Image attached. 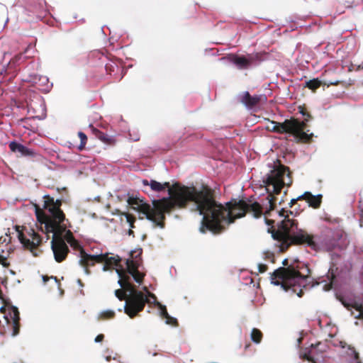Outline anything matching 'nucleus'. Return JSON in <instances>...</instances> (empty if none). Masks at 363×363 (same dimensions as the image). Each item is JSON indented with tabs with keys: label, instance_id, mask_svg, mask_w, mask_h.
Masks as SVG:
<instances>
[{
	"label": "nucleus",
	"instance_id": "412c9836",
	"mask_svg": "<svg viewBox=\"0 0 363 363\" xmlns=\"http://www.w3.org/2000/svg\"><path fill=\"white\" fill-rule=\"evenodd\" d=\"M263 335L262 333L257 328H253L251 332L252 340L258 344L262 341Z\"/></svg>",
	"mask_w": 363,
	"mask_h": 363
},
{
	"label": "nucleus",
	"instance_id": "b1692460",
	"mask_svg": "<svg viewBox=\"0 0 363 363\" xmlns=\"http://www.w3.org/2000/svg\"><path fill=\"white\" fill-rule=\"evenodd\" d=\"M299 113L304 116V121L303 122L305 123V128H306V122L309 121L311 118V115L307 111L306 108L304 107L299 106Z\"/></svg>",
	"mask_w": 363,
	"mask_h": 363
},
{
	"label": "nucleus",
	"instance_id": "9b49d317",
	"mask_svg": "<svg viewBox=\"0 0 363 363\" xmlns=\"http://www.w3.org/2000/svg\"><path fill=\"white\" fill-rule=\"evenodd\" d=\"M51 248L54 254L55 259L57 262L64 261L69 252V247L63 239H57L52 238L51 241Z\"/></svg>",
	"mask_w": 363,
	"mask_h": 363
},
{
	"label": "nucleus",
	"instance_id": "f8f14e48",
	"mask_svg": "<svg viewBox=\"0 0 363 363\" xmlns=\"http://www.w3.org/2000/svg\"><path fill=\"white\" fill-rule=\"evenodd\" d=\"M104 260L103 255H91L87 254L84 250H82L79 262L84 268L86 274H89L90 273L89 267L94 266L96 263H103Z\"/></svg>",
	"mask_w": 363,
	"mask_h": 363
},
{
	"label": "nucleus",
	"instance_id": "72a5a7b5",
	"mask_svg": "<svg viewBox=\"0 0 363 363\" xmlns=\"http://www.w3.org/2000/svg\"><path fill=\"white\" fill-rule=\"evenodd\" d=\"M268 269L267 265L264 264H258V270L259 273H264Z\"/></svg>",
	"mask_w": 363,
	"mask_h": 363
},
{
	"label": "nucleus",
	"instance_id": "a211bd4d",
	"mask_svg": "<svg viewBox=\"0 0 363 363\" xmlns=\"http://www.w3.org/2000/svg\"><path fill=\"white\" fill-rule=\"evenodd\" d=\"M90 128L92 131V133L95 135V137L97 138L104 143L109 145H113L115 144L116 140L113 137L101 132V130L96 128L93 125H90Z\"/></svg>",
	"mask_w": 363,
	"mask_h": 363
},
{
	"label": "nucleus",
	"instance_id": "f03ea898",
	"mask_svg": "<svg viewBox=\"0 0 363 363\" xmlns=\"http://www.w3.org/2000/svg\"><path fill=\"white\" fill-rule=\"evenodd\" d=\"M277 213L278 216L282 218L277 223V228L274 225V220L268 218L272 215H267V211L264 213V219L266 224L271 226L268 232L272 234L274 240L281 242L280 249L282 252L286 251L292 245H307L313 250L317 249L318 245L314 241V236L302 229H298V222L289 218L293 211L282 208Z\"/></svg>",
	"mask_w": 363,
	"mask_h": 363
},
{
	"label": "nucleus",
	"instance_id": "c756f323",
	"mask_svg": "<svg viewBox=\"0 0 363 363\" xmlns=\"http://www.w3.org/2000/svg\"><path fill=\"white\" fill-rule=\"evenodd\" d=\"M157 305H159L160 308L161 316L165 319L169 315L166 306L161 305L160 303H157Z\"/></svg>",
	"mask_w": 363,
	"mask_h": 363
},
{
	"label": "nucleus",
	"instance_id": "f257e3e1",
	"mask_svg": "<svg viewBox=\"0 0 363 363\" xmlns=\"http://www.w3.org/2000/svg\"><path fill=\"white\" fill-rule=\"evenodd\" d=\"M145 186H150L151 189L156 192H161L166 188L174 189L178 185L180 189L187 188L190 194L184 199L182 206H175V208H185L189 203H193L192 210L197 211L203 216L200 232L205 233L210 230L214 234L222 233L225 230L223 224H230L237 218L244 217L246 213H252L255 218H260L262 214V207L258 202L250 203L245 200L232 199L226 203L224 206L218 203L214 197V191L208 186H203L200 189L194 186H181L175 183L170 186L169 182L160 183L155 180L148 181L143 179L142 182Z\"/></svg>",
	"mask_w": 363,
	"mask_h": 363
},
{
	"label": "nucleus",
	"instance_id": "79ce46f5",
	"mask_svg": "<svg viewBox=\"0 0 363 363\" xmlns=\"http://www.w3.org/2000/svg\"><path fill=\"white\" fill-rule=\"evenodd\" d=\"M302 340H303V338H302V337H299V338H298L297 341H298V345L301 343Z\"/></svg>",
	"mask_w": 363,
	"mask_h": 363
},
{
	"label": "nucleus",
	"instance_id": "4be33fe9",
	"mask_svg": "<svg viewBox=\"0 0 363 363\" xmlns=\"http://www.w3.org/2000/svg\"><path fill=\"white\" fill-rule=\"evenodd\" d=\"M78 136L80 139V144L78 146V150L82 151L85 148V145L87 142V137L85 133L81 131L78 133Z\"/></svg>",
	"mask_w": 363,
	"mask_h": 363
},
{
	"label": "nucleus",
	"instance_id": "5701e85b",
	"mask_svg": "<svg viewBox=\"0 0 363 363\" xmlns=\"http://www.w3.org/2000/svg\"><path fill=\"white\" fill-rule=\"evenodd\" d=\"M115 317V312L113 311L108 310L101 313L99 315V319L101 320H107L111 319Z\"/></svg>",
	"mask_w": 363,
	"mask_h": 363
},
{
	"label": "nucleus",
	"instance_id": "423d86ee",
	"mask_svg": "<svg viewBox=\"0 0 363 363\" xmlns=\"http://www.w3.org/2000/svg\"><path fill=\"white\" fill-rule=\"evenodd\" d=\"M277 162L279 164L274 167V169L263 181L268 193L267 199L269 207L267 211V215H270V211H274L276 207L277 198L274 195L279 194L285 185L290 186L292 183L289 168L281 164L279 160H277Z\"/></svg>",
	"mask_w": 363,
	"mask_h": 363
},
{
	"label": "nucleus",
	"instance_id": "e433bc0d",
	"mask_svg": "<svg viewBox=\"0 0 363 363\" xmlns=\"http://www.w3.org/2000/svg\"><path fill=\"white\" fill-rule=\"evenodd\" d=\"M300 200H303V199H299V196L296 199H292L289 203V207L292 208Z\"/></svg>",
	"mask_w": 363,
	"mask_h": 363
},
{
	"label": "nucleus",
	"instance_id": "a19ab883",
	"mask_svg": "<svg viewBox=\"0 0 363 363\" xmlns=\"http://www.w3.org/2000/svg\"><path fill=\"white\" fill-rule=\"evenodd\" d=\"M148 295L149 296H150L151 298H152L154 300H156V296L155 294L150 293V292H148Z\"/></svg>",
	"mask_w": 363,
	"mask_h": 363
},
{
	"label": "nucleus",
	"instance_id": "37998d69",
	"mask_svg": "<svg viewBox=\"0 0 363 363\" xmlns=\"http://www.w3.org/2000/svg\"><path fill=\"white\" fill-rule=\"evenodd\" d=\"M283 264L284 265H287L288 264V260L287 259H284V262H283Z\"/></svg>",
	"mask_w": 363,
	"mask_h": 363
},
{
	"label": "nucleus",
	"instance_id": "9d476101",
	"mask_svg": "<svg viewBox=\"0 0 363 363\" xmlns=\"http://www.w3.org/2000/svg\"><path fill=\"white\" fill-rule=\"evenodd\" d=\"M142 252L141 248L130 251V257L125 262L127 272L125 271L128 276L131 275L134 280L140 284L143 283L145 277V274L138 270L141 262Z\"/></svg>",
	"mask_w": 363,
	"mask_h": 363
},
{
	"label": "nucleus",
	"instance_id": "20e7f679",
	"mask_svg": "<svg viewBox=\"0 0 363 363\" xmlns=\"http://www.w3.org/2000/svg\"><path fill=\"white\" fill-rule=\"evenodd\" d=\"M43 199V208L49 215L46 214L38 205L35 206L37 220L40 224V230L47 235L53 233L52 238H55L56 240L62 239V235L67 230V226L63 223L66 218L65 214L61 209L62 200H55L50 195H45ZM67 221L68 222V220Z\"/></svg>",
	"mask_w": 363,
	"mask_h": 363
},
{
	"label": "nucleus",
	"instance_id": "6ab92c4d",
	"mask_svg": "<svg viewBox=\"0 0 363 363\" xmlns=\"http://www.w3.org/2000/svg\"><path fill=\"white\" fill-rule=\"evenodd\" d=\"M13 323H12V328H13V332L12 335L16 336L19 333L20 330V315L18 309L16 308H13Z\"/></svg>",
	"mask_w": 363,
	"mask_h": 363
},
{
	"label": "nucleus",
	"instance_id": "f3484780",
	"mask_svg": "<svg viewBox=\"0 0 363 363\" xmlns=\"http://www.w3.org/2000/svg\"><path fill=\"white\" fill-rule=\"evenodd\" d=\"M299 199L306 200L308 203L309 206H311L314 208H319L322 202V195L319 194L314 196L308 191H306L303 194L299 196Z\"/></svg>",
	"mask_w": 363,
	"mask_h": 363
},
{
	"label": "nucleus",
	"instance_id": "4468645a",
	"mask_svg": "<svg viewBox=\"0 0 363 363\" xmlns=\"http://www.w3.org/2000/svg\"><path fill=\"white\" fill-rule=\"evenodd\" d=\"M238 99L247 108H252L257 106L262 101H266L267 97L264 95L251 96L248 91H244L239 95Z\"/></svg>",
	"mask_w": 363,
	"mask_h": 363
},
{
	"label": "nucleus",
	"instance_id": "ddd939ff",
	"mask_svg": "<svg viewBox=\"0 0 363 363\" xmlns=\"http://www.w3.org/2000/svg\"><path fill=\"white\" fill-rule=\"evenodd\" d=\"M258 60V53L255 55H248L247 56L233 55L230 57L231 62L240 69L249 68L254 63V62Z\"/></svg>",
	"mask_w": 363,
	"mask_h": 363
},
{
	"label": "nucleus",
	"instance_id": "c03bdc74",
	"mask_svg": "<svg viewBox=\"0 0 363 363\" xmlns=\"http://www.w3.org/2000/svg\"><path fill=\"white\" fill-rule=\"evenodd\" d=\"M331 278H332V279H334L335 278V277L333 272L331 273Z\"/></svg>",
	"mask_w": 363,
	"mask_h": 363
},
{
	"label": "nucleus",
	"instance_id": "cd10ccee",
	"mask_svg": "<svg viewBox=\"0 0 363 363\" xmlns=\"http://www.w3.org/2000/svg\"><path fill=\"white\" fill-rule=\"evenodd\" d=\"M166 323L174 326L178 325L177 320L175 318L170 316L169 315L165 318Z\"/></svg>",
	"mask_w": 363,
	"mask_h": 363
},
{
	"label": "nucleus",
	"instance_id": "ea45409f",
	"mask_svg": "<svg viewBox=\"0 0 363 363\" xmlns=\"http://www.w3.org/2000/svg\"><path fill=\"white\" fill-rule=\"evenodd\" d=\"M128 234L129 235H133V237L135 236V235H134V232H133V230H132V228H130V229H129V230H128Z\"/></svg>",
	"mask_w": 363,
	"mask_h": 363
},
{
	"label": "nucleus",
	"instance_id": "a878e982",
	"mask_svg": "<svg viewBox=\"0 0 363 363\" xmlns=\"http://www.w3.org/2000/svg\"><path fill=\"white\" fill-rule=\"evenodd\" d=\"M124 216H125L126 221H127V223H129V225H130V228H135L134 223H135V217L134 216L128 213H125Z\"/></svg>",
	"mask_w": 363,
	"mask_h": 363
},
{
	"label": "nucleus",
	"instance_id": "2eb2a0df",
	"mask_svg": "<svg viewBox=\"0 0 363 363\" xmlns=\"http://www.w3.org/2000/svg\"><path fill=\"white\" fill-rule=\"evenodd\" d=\"M9 147L13 152L18 153V156L20 157H33L35 155V152L32 150L16 141L11 142Z\"/></svg>",
	"mask_w": 363,
	"mask_h": 363
},
{
	"label": "nucleus",
	"instance_id": "4c0bfd02",
	"mask_svg": "<svg viewBox=\"0 0 363 363\" xmlns=\"http://www.w3.org/2000/svg\"><path fill=\"white\" fill-rule=\"evenodd\" d=\"M104 335L103 334L98 335L95 338L96 342H101L104 340Z\"/></svg>",
	"mask_w": 363,
	"mask_h": 363
},
{
	"label": "nucleus",
	"instance_id": "1a4fd4ad",
	"mask_svg": "<svg viewBox=\"0 0 363 363\" xmlns=\"http://www.w3.org/2000/svg\"><path fill=\"white\" fill-rule=\"evenodd\" d=\"M19 226H16L18 232V238L23 247L28 250L34 257L39 256L42 251L38 249V247L42 243V238L34 229L30 228L26 230V233L19 230Z\"/></svg>",
	"mask_w": 363,
	"mask_h": 363
},
{
	"label": "nucleus",
	"instance_id": "393cba45",
	"mask_svg": "<svg viewBox=\"0 0 363 363\" xmlns=\"http://www.w3.org/2000/svg\"><path fill=\"white\" fill-rule=\"evenodd\" d=\"M352 308L359 312V314L355 316V318L363 320V306L355 303L352 305Z\"/></svg>",
	"mask_w": 363,
	"mask_h": 363
},
{
	"label": "nucleus",
	"instance_id": "f704fd0d",
	"mask_svg": "<svg viewBox=\"0 0 363 363\" xmlns=\"http://www.w3.org/2000/svg\"><path fill=\"white\" fill-rule=\"evenodd\" d=\"M0 264L4 267H8L9 263L7 262V259L4 256L0 255Z\"/></svg>",
	"mask_w": 363,
	"mask_h": 363
},
{
	"label": "nucleus",
	"instance_id": "dca6fc26",
	"mask_svg": "<svg viewBox=\"0 0 363 363\" xmlns=\"http://www.w3.org/2000/svg\"><path fill=\"white\" fill-rule=\"evenodd\" d=\"M100 255H103L104 257V267L103 270L107 271L112 268L113 267H116V269H123V267L121 265V259L119 256L116 257H109L108 253L106 254H100Z\"/></svg>",
	"mask_w": 363,
	"mask_h": 363
},
{
	"label": "nucleus",
	"instance_id": "473e14b6",
	"mask_svg": "<svg viewBox=\"0 0 363 363\" xmlns=\"http://www.w3.org/2000/svg\"><path fill=\"white\" fill-rule=\"evenodd\" d=\"M300 358L303 360H308L311 362L313 361V359L307 353H301Z\"/></svg>",
	"mask_w": 363,
	"mask_h": 363
},
{
	"label": "nucleus",
	"instance_id": "c85d7f7f",
	"mask_svg": "<svg viewBox=\"0 0 363 363\" xmlns=\"http://www.w3.org/2000/svg\"><path fill=\"white\" fill-rule=\"evenodd\" d=\"M74 239V237L72 233L69 230H67L65 235V240L68 243H69L71 242H73Z\"/></svg>",
	"mask_w": 363,
	"mask_h": 363
},
{
	"label": "nucleus",
	"instance_id": "7ed1b4c3",
	"mask_svg": "<svg viewBox=\"0 0 363 363\" xmlns=\"http://www.w3.org/2000/svg\"><path fill=\"white\" fill-rule=\"evenodd\" d=\"M169 196L167 198L154 200L152 207L143 200L133 196L128 198V203L133 209L144 215L147 219L152 221L156 226L163 228L164 227L165 213H170L177 205L182 206L184 197L191 194L189 189H180L178 185H176L174 189H169Z\"/></svg>",
	"mask_w": 363,
	"mask_h": 363
},
{
	"label": "nucleus",
	"instance_id": "bb28decb",
	"mask_svg": "<svg viewBox=\"0 0 363 363\" xmlns=\"http://www.w3.org/2000/svg\"><path fill=\"white\" fill-rule=\"evenodd\" d=\"M71 247H72L74 250H79V254L81 255V250H84L83 247L80 245L79 242L74 238L73 242L69 243Z\"/></svg>",
	"mask_w": 363,
	"mask_h": 363
},
{
	"label": "nucleus",
	"instance_id": "6e6552de",
	"mask_svg": "<svg viewBox=\"0 0 363 363\" xmlns=\"http://www.w3.org/2000/svg\"><path fill=\"white\" fill-rule=\"evenodd\" d=\"M270 124L267 126L268 130L280 134L289 133L303 143L310 142L313 136V134L308 135L304 131L305 123L296 118L286 119L283 123L271 121Z\"/></svg>",
	"mask_w": 363,
	"mask_h": 363
},
{
	"label": "nucleus",
	"instance_id": "0eeeda50",
	"mask_svg": "<svg viewBox=\"0 0 363 363\" xmlns=\"http://www.w3.org/2000/svg\"><path fill=\"white\" fill-rule=\"evenodd\" d=\"M307 279V276L301 274L298 270L292 266L279 267L271 275V280L273 284L277 286L281 285L285 290L291 289L299 297L303 296V291L302 289H299L297 291V288H306Z\"/></svg>",
	"mask_w": 363,
	"mask_h": 363
},
{
	"label": "nucleus",
	"instance_id": "49530a36",
	"mask_svg": "<svg viewBox=\"0 0 363 363\" xmlns=\"http://www.w3.org/2000/svg\"><path fill=\"white\" fill-rule=\"evenodd\" d=\"M312 363H316L314 360L312 362Z\"/></svg>",
	"mask_w": 363,
	"mask_h": 363
},
{
	"label": "nucleus",
	"instance_id": "7c9ffc66",
	"mask_svg": "<svg viewBox=\"0 0 363 363\" xmlns=\"http://www.w3.org/2000/svg\"><path fill=\"white\" fill-rule=\"evenodd\" d=\"M23 55L22 53H19L16 55H15L9 62V65H14L18 63L22 58Z\"/></svg>",
	"mask_w": 363,
	"mask_h": 363
},
{
	"label": "nucleus",
	"instance_id": "a18cd8bd",
	"mask_svg": "<svg viewBox=\"0 0 363 363\" xmlns=\"http://www.w3.org/2000/svg\"><path fill=\"white\" fill-rule=\"evenodd\" d=\"M78 283H79V284H80V285H82V286L83 285V284H82V281H81L80 279H79V280H78Z\"/></svg>",
	"mask_w": 363,
	"mask_h": 363
},
{
	"label": "nucleus",
	"instance_id": "aec40b11",
	"mask_svg": "<svg viewBox=\"0 0 363 363\" xmlns=\"http://www.w3.org/2000/svg\"><path fill=\"white\" fill-rule=\"evenodd\" d=\"M322 85L321 81H320L318 78L313 79L309 81L306 82L305 87L308 88L309 89L315 91L317 89H318Z\"/></svg>",
	"mask_w": 363,
	"mask_h": 363
},
{
	"label": "nucleus",
	"instance_id": "2f4dec72",
	"mask_svg": "<svg viewBox=\"0 0 363 363\" xmlns=\"http://www.w3.org/2000/svg\"><path fill=\"white\" fill-rule=\"evenodd\" d=\"M106 72L107 74H111L115 69V65L113 63H107L105 66Z\"/></svg>",
	"mask_w": 363,
	"mask_h": 363
},
{
	"label": "nucleus",
	"instance_id": "58836bf2",
	"mask_svg": "<svg viewBox=\"0 0 363 363\" xmlns=\"http://www.w3.org/2000/svg\"><path fill=\"white\" fill-rule=\"evenodd\" d=\"M339 84V82L338 81H335V82H330L328 84V86H329L330 85H337Z\"/></svg>",
	"mask_w": 363,
	"mask_h": 363
},
{
	"label": "nucleus",
	"instance_id": "c9c22d12",
	"mask_svg": "<svg viewBox=\"0 0 363 363\" xmlns=\"http://www.w3.org/2000/svg\"><path fill=\"white\" fill-rule=\"evenodd\" d=\"M349 350L351 351V354H354V357L356 360H358L359 357V353L357 352H356L355 349L354 347H349Z\"/></svg>",
	"mask_w": 363,
	"mask_h": 363
},
{
	"label": "nucleus",
	"instance_id": "39448f33",
	"mask_svg": "<svg viewBox=\"0 0 363 363\" xmlns=\"http://www.w3.org/2000/svg\"><path fill=\"white\" fill-rule=\"evenodd\" d=\"M116 273L119 277L118 283L123 289H116L115 295L120 301H125L124 312L133 318L143 311L148 298L143 292L136 290L124 269H117Z\"/></svg>",
	"mask_w": 363,
	"mask_h": 363
}]
</instances>
